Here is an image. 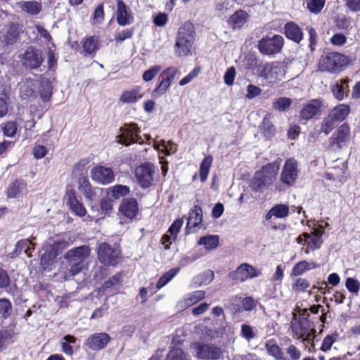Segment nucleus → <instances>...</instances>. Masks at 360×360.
Wrapping results in <instances>:
<instances>
[{
	"instance_id": "obj_9",
	"label": "nucleus",
	"mask_w": 360,
	"mask_h": 360,
	"mask_svg": "<svg viewBox=\"0 0 360 360\" xmlns=\"http://www.w3.org/2000/svg\"><path fill=\"white\" fill-rule=\"evenodd\" d=\"M299 173L297 162L293 158L288 159L281 171L280 181L288 186L295 184Z\"/></svg>"
},
{
	"instance_id": "obj_50",
	"label": "nucleus",
	"mask_w": 360,
	"mask_h": 360,
	"mask_svg": "<svg viewBox=\"0 0 360 360\" xmlns=\"http://www.w3.org/2000/svg\"><path fill=\"white\" fill-rule=\"evenodd\" d=\"M18 37V32L17 28L14 26L11 27L4 36V41L6 44L8 45L13 44L15 41H16Z\"/></svg>"
},
{
	"instance_id": "obj_22",
	"label": "nucleus",
	"mask_w": 360,
	"mask_h": 360,
	"mask_svg": "<svg viewBox=\"0 0 360 360\" xmlns=\"http://www.w3.org/2000/svg\"><path fill=\"white\" fill-rule=\"evenodd\" d=\"M348 83V79H343L337 82L335 84L332 86L331 90L335 98L340 101L343 99L344 96L348 95L349 91Z\"/></svg>"
},
{
	"instance_id": "obj_36",
	"label": "nucleus",
	"mask_w": 360,
	"mask_h": 360,
	"mask_svg": "<svg viewBox=\"0 0 360 360\" xmlns=\"http://www.w3.org/2000/svg\"><path fill=\"white\" fill-rule=\"evenodd\" d=\"M198 244L204 245L207 250L215 249L219 244V237L217 236H207L201 237Z\"/></svg>"
},
{
	"instance_id": "obj_39",
	"label": "nucleus",
	"mask_w": 360,
	"mask_h": 360,
	"mask_svg": "<svg viewBox=\"0 0 360 360\" xmlns=\"http://www.w3.org/2000/svg\"><path fill=\"white\" fill-rule=\"evenodd\" d=\"M179 271V268H174L165 273L158 281L156 284L157 288L160 289L165 286L176 275Z\"/></svg>"
},
{
	"instance_id": "obj_20",
	"label": "nucleus",
	"mask_w": 360,
	"mask_h": 360,
	"mask_svg": "<svg viewBox=\"0 0 360 360\" xmlns=\"http://www.w3.org/2000/svg\"><path fill=\"white\" fill-rule=\"evenodd\" d=\"M27 185L25 182L15 180L11 182L7 188L6 195L8 198H17L26 191Z\"/></svg>"
},
{
	"instance_id": "obj_52",
	"label": "nucleus",
	"mask_w": 360,
	"mask_h": 360,
	"mask_svg": "<svg viewBox=\"0 0 360 360\" xmlns=\"http://www.w3.org/2000/svg\"><path fill=\"white\" fill-rule=\"evenodd\" d=\"M129 193V188L127 186L116 185L112 188V196L116 199L127 195Z\"/></svg>"
},
{
	"instance_id": "obj_41",
	"label": "nucleus",
	"mask_w": 360,
	"mask_h": 360,
	"mask_svg": "<svg viewBox=\"0 0 360 360\" xmlns=\"http://www.w3.org/2000/svg\"><path fill=\"white\" fill-rule=\"evenodd\" d=\"M336 122L328 115L321 124L320 132L328 135L335 128Z\"/></svg>"
},
{
	"instance_id": "obj_51",
	"label": "nucleus",
	"mask_w": 360,
	"mask_h": 360,
	"mask_svg": "<svg viewBox=\"0 0 360 360\" xmlns=\"http://www.w3.org/2000/svg\"><path fill=\"white\" fill-rule=\"evenodd\" d=\"M292 330L298 339L302 338L303 340H308L310 339L311 333L302 326V323L299 325V328L297 326H293Z\"/></svg>"
},
{
	"instance_id": "obj_59",
	"label": "nucleus",
	"mask_w": 360,
	"mask_h": 360,
	"mask_svg": "<svg viewBox=\"0 0 360 360\" xmlns=\"http://www.w3.org/2000/svg\"><path fill=\"white\" fill-rule=\"evenodd\" d=\"M160 146L162 147V149H161V150L164 151V153L167 155H169L171 153L172 150L174 151L176 150V146L173 143H172V142H166L165 141H163V140L161 141V144L160 145H157L156 146L155 144V148L156 149H160Z\"/></svg>"
},
{
	"instance_id": "obj_34",
	"label": "nucleus",
	"mask_w": 360,
	"mask_h": 360,
	"mask_svg": "<svg viewBox=\"0 0 360 360\" xmlns=\"http://www.w3.org/2000/svg\"><path fill=\"white\" fill-rule=\"evenodd\" d=\"M98 42L99 40L97 37H89L83 42V50L88 54L94 53L98 49Z\"/></svg>"
},
{
	"instance_id": "obj_44",
	"label": "nucleus",
	"mask_w": 360,
	"mask_h": 360,
	"mask_svg": "<svg viewBox=\"0 0 360 360\" xmlns=\"http://www.w3.org/2000/svg\"><path fill=\"white\" fill-rule=\"evenodd\" d=\"M63 340L65 342L61 343L63 352L68 355H72L73 354V349L70 344L75 343L76 338L72 335H66L63 337Z\"/></svg>"
},
{
	"instance_id": "obj_24",
	"label": "nucleus",
	"mask_w": 360,
	"mask_h": 360,
	"mask_svg": "<svg viewBox=\"0 0 360 360\" xmlns=\"http://www.w3.org/2000/svg\"><path fill=\"white\" fill-rule=\"evenodd\" d=\"M121 130L122 131V129ZM123 132L126 133L127 137L125 138L124 134L118 136L117 137L119 139L118 142L125 146H129V143L127 141V139L130 136L131 141H134L133 136H137L138 133L139 132V129L137 127L136 124L131 123L130 124L124 126V128L123 129Z\"/></svg>"
},
{
	"instance_id": "obj_27",
	"label": "nucleus",
	"mask_w": 360,
	"mask_h": 360,
	"mask_svg": "<svg viewBox=\"0 0 360 360\" xmlns=\"http://www.w3.org/2000/svg\"><path fill=\"white\" fill-rule=\"evenodd\" d=\"M18 6L23 12L30 15H37L41 11V4L36 1H22Z\"/></svg>"
},
{
	"instance_id": "obj_60",
	"label": "nucleus",
	"mask_w": 360,
	"mask_h": 360,
	"mask_svg": "<svg viewBox=\"0 0 360 360\" xmlns=\"http://www.w3.org/2000/svg\"><path fill=\"white\" fill-rule=\"evenodd\" d=\"M268 352L276 359H283V352L281 348L276 345H267Z\"/></svg>"
},
{
	"instance_id": "obj_55",
	"label": "nucleus",
	"mask_w": 360,
	"mask_h": 360,
	"mask_svg": "<svg viewBox=\"0 0 360 360\" xmlns=\"http://www.w3.org/2000/svg\"><path fill=\"white\" fill-rule=\"evenodd\" d=\"M262 91V90L260 87L254 84H249L247 86V94L245 95V98L249 100L253 99L260 95Z\"/></svg>"
},
{
	"instance_id": "obj_37",
	"label": "nucleus",
	"mask_w": 360,
	"mask_h": 360,
	"mask_svg": "<svg viewBox=\"0 0 360 360\" xmlns=\"http://www.w3.org/2000/svg\"><path fill=\"white\" fill-rule=\"evenodd\" d=\"M212 163V157L211 155H209L202 160L200 167V178L202 182L206 181Z\"/></svg>"
},
{
	"instance_id": "obj_56",
	"label": "nucleus",
	"mask_w": 360,
	"mask_h": 360,
	"mask_svg": "<svg viewBox=\"0 0 360 360\" xmlns=\"http://www.w3.org/2000/svg\"><path fill=\"white\" fill-rule=\"evenodd\" d=\"M262 129L263 133L266 136H270L274 134L275 129L273 124L270 121L269 117H264L262 122Z\"/></svg>"
},
{
	"instance_id": "obj_18",
	"label": "nucleus",
	"mask_w": 360,
	"mask_h": 360,
	"mask_svg": "<svg viewBox=\"0 0 360 360\" xmlns=\"http://www.w3.org/2000/svg\"><path fill=\"white\" fill-rule=\"evenodd\" d=\"M116 19L120 25L124 26L129 25L132 21V16L128 13L127 7L122 0L117 2Z\"/></svg>"
},
{
	"instance_id": "obj_64",
	"label": "nucleus",
	"mask_w": 360,
	"mask_h": 360,
	"mask_svg": "<svg viewBox=\"0 0 360 360\" xmlns=\"http://www.w3.org/2000/svg\"><path fill=\"white\" fill-rule=\"evenodd\" d=\"M236 76V70L233 67L229 68L224 75V82L230 86L232 85Z\"/></svg>"
},
{
	"instance_id": "obj_16",
	"label": "nucleus",
	"mask_w": 360,
	"mask_h": 360,
	"mask_svg": "<svg viewBox=\"0 0 360 360\" xmlns=\"http://www.w3.org/2000/svg\"><path fill=\"white\" fill-rule=\"evenodd\" d=\"M110 340V337L108 333H94L86 339L85 345L92 350H101L108 345Z\"/></svg>"
},
{
	"instance_id": "obj_31",
	"label": "nucleus",
	"mask_w": 360,
	"mask_h": 360,
	"mask_svg": "<svg viewBox=\"0 0 360 360\" xmlns=\"http://www.w3.org/2000/svg\"><path fill=\"white\" fill-rule=\"evenodd\" d=\"M39 92L41 100L46 102L50 100L52 96L51 83L48 79H41L40 82Z\"/></svg>"
},
{
	"instance_id": "obj_19",
	"label": "nucleus",
	"mask_w": 360,
	"mask_h": 360,
	"mask_svg": "<svg viewBox=\"0 0 360 360\" xmlns=\"http://www.w3.org/2000/svg\"><path fill=\"white\" fill-rule=\"evenodd\" d=\"M120 211L127 218L133 219L138 212L136 200L134 198L124 199L120 205Z\"/></svg>"
},
{
	"instance_id": "obj_6",
	"label": "nucleus",
	"mask_w": 360,
	"mask_h": 360,
	"mask_svg": "<svg viewBox=\"0 0 360 360\" xmlns=\"http://www.w3.org/2000/svg\"><path fill=\"white\" fill-rule=\"evenodd\" d=\"M98 258L105 265L115 266L121 262V250L119 248L102 243L98 247Z\"/></svg>"
},
{
	"instance_id": "obj_58",
	"label": "nucleus",
	"mask_w": 360,
	"mask_h": 360,
	"mask_svg": "<svg viewBox=\"0 0 360 360\" xmlns=\"http://www.w3.org/2000/svg\"><path fill=\"white\" fill-rule=\"evenodd\" d=\"M183 223L184 221L182 219H177L173 222L172 226L169 227L168 232L172 236L173 240H174L176 238L177 233L179 232L183 225Z\"/></svg>"
},
{
	"instance_id": "obj_17",
	"label": "nucleus",
	"mask_w": 360,
	"mask_h": 360,
	"mask_svg": "<svg viewBox=\"0 0 360 360\" xmlns=\"http://www.w3.org/2000/svg\"><path fill=\"white\" fill-rule=\"evenodd\" d=\"M37 81L31 79H26L20 84V96L22 100L30 98H36L35 89Z\"/></svg>"
},
{
	"instance_id": "obj_42",
	"label": "nucleus",
	"mask_w": 360,
	"mask_h": 360,
	"mask_svg": "<svg viewBox=\"0 0 360 360\" xmlns=\"http://www.w3.org/2000/svg\"><path fill=\"white\" fill-rule=\"evenodd\" d=\"M12 313V304L11 302L6 299H0V314L3 319L8 318Z\"/></svg>"
},
{
	"instance_id": "obj_47",
	"label": "nucleus",
	"mask_w": 360,
	"mask_h": 360,
	"mask_svg": "<svg viewBox=\"0 0 360 360\" xmlns=\"http://www.w3.org/2000/svg\"><path fill=\"white\" fill-rule=\"evenodd\" d=\"M326 0H309L307 3V8L310 12L319 13L325 5Z\"/></svg>"
},
{
	"instance_id": "obj_38",
	"label": "nucleus",
	"mask_w": 360,
	"mask_h": 360,
	"mask_svg": "<svg viewBox=\"0 0 360 360\" xmlns=\"http://www.w3.org/2000/svg\"><path fill=\"white\" fill-rule=\"evenodd\" d=\"M30 245H34V244L32 243V241H30V240H21L18 241L15 245V252L17 255H20L22 252V250H24L25 253L27 255V257H31V248L30 247Z\"/></svg>"
},
{
	"instance_id": "obj_1",
	"label": "nucleus",
	"mask_w": 360,
	"mask_h": 360,
	"mask_svg": "<svg viewBox=\"0 0 360 360\" xmlns=\"http://www.w3.org/2000/svg\"><path fill=\"white\" fill-rule=\"evenodd\" d=\"M90 252V248L87 245H81L68 250L64 255L68 268H63L59 271L60 277L66 281L78 274L84 268V262L89 257Z\"/></svg>"
},
{
	"instance_id": "obj_62",
	"label": "nucleus",
	"mask_w": 360,
	"mask_h": 360,
	"mask_svg": "<svg viewBox=\"0 0 360 360\" xmlns=\"http://www.w3.org/2000/svg\"><path fill=\"white\" fill-rule=\"evenodd\" d=\"M121 277L122 275L120 274H117L112 276L103 283L102 286L103 289H108L116 284H118L120 282Z\"/></svg>"
},
{
	"instance_id": "obj_48",
	"label": "nucleus",
	"mask_w": 360,
	"mask_h": 360,
	"mask_svg": "<svg viewBox=\"0 0 360 360\" xmlns=\"http://www.w3.org/2000/svg\"><path fill=\"white\" fill-rule=\"evenodd\" d=\"M162 70L160 65H153L146 70L143 74V79L145 82L151 81Z\"/></svg>"
},
{
	"instance_id": "obj_28",
	"label": "nucleus",
	"mask_w": 360,
	"mask_h": 360,
	"mask_svg": "<svg viewBox=\"0 0 360 360\" xmlns=\"http://www.w3.org/2000/svg\"><path fill=\"white\" fill-rule=\"evenodd\" d=\"M57 255L58 252H56L54 246L48 247L45 252L41 255V265L44 269H46L53 263Z\"/></svg>"
},
{
	"instance_id": "obj_7",
	"label": "nucleus",
	"mask_w": 360,
	"mask_h": 360,
	"mask_svg": "<svg viewBox=\"0 0 360 360\" xmlns=\"http://www.w3.org/2000/svg\"><path fill=\"white\" fill-rule=\"evenodd\" d=\"M283 46V38L281 35L275 34L271 37L262 38L257 44L258 49L262 54L274 55L279 53Z\"/></svg>"
},
{
	"instance_id": "obj_32",
	"label": "nucleus",
	"mask_w": 360,
	"mask_h": 360,
	"mask_svg": "<svg viewBox=\"0 0 360 360\" xmlns=\"http://www.w3.org/2000/svg\"><path fill=\"white\" fill-rule=\"evenodd\" d=\"M202 221V210L200 207L195 206L189 213L187 226L189 228L196 227Z\"/></svg>"
},
{
	"instance_id": "obj_12",
	"label": "nucleus",
	"mask_w": 360,
	"mask_h": 360,
	"mask_svg": "<svg viewBox=\"0 0 360 360\" xmlns=\"http://www.w3.org/2000/svg\"><path fill=\"white\" fill-rule=\"evenodd\" d=\"M178 72V69L174 67H169L165 70L160 75L162 81L158 84L156 88L152 91V97L158 98L163 95L169 88L171 82L174 79Z\"/></svg>"
},
{
	"instance_id": "obj_8",
	"label": "nucleus",
	"mask_w": 360,
	"mask_h": 360,
	"mask_svg": "<svg viewBox=\"0 0 360 360\" xmlns=\"http://www.w3.org/2000/svg\"><path fill=\"white\" fill-rule=\"evenodd\" d=\"M155 167L149 162L138 166L135 169V178L142 188H148L154 181Z\"/></svg>"
},
{
	"instance_id": "obj_54",
	"label": "nucleus",
	"mask_w": 360,
	"mask_h": 360,
	"mask_svg": "<svg viewBox=\"0 0 360 360\" xmlns=\"http://www.w3.org/2000/svg\"><path fill=\"white\" fill-rule=\"evenodd\" d=\"M346 288L348 290L355 295H357L360 289L359 281L353 278H347L345 282Z\"/></svg>"
},
{
	"instance_id": "obj_3",
	"label": "nucleus",
	"mask_w": 360,
	"mask_h": 360,
	"mask_svg": "<svg viewBox=\"0 0 360 360\" xmlns=\"http://www.w3.org/2000/svg\"><path fill=\"white\" fill-rule=\"evenodd\" d=\"M194 29L191 23L186 22L179 29L175 44V53L178 56L188 55L194 42Z\"/></svg>"
},
{
	"instance_id": "obj_25",
	"label": "nucleus",
	"mask_w": 360,
	"mask_h": 360,
	"mask_svg": "<svg viewBox=\"0 0 360 360\" xmlns=\"http://www.w3.org/2000/svg\"><path fill=\"white\" fill-rule=\"evenodd\" d=\"M248 18V13L243 10H239L231 16L229 23L233 29L240 28L247 22Z\"/></svg>"
},
{
	"instance_id": "obj_57",
	"label": "nucleus",
	"mask_w": 360,
	"mask_h": 360,
	"mask_svg": "<svg viewBox=\"0 0 360 360\" xmlns=\"http://www.w3.org/2000/svg\"><path fill=\"white\" fill-rule=\"evenodd\" d=\"M309 287V281L303 278H299L292 285L294 291L301 292L306 290Z\"/></svg>"
},
{
	"instance_id": "obj_45",
	"label": "nucleus",
	"mask_w": 360,
	"mask_h": 360,
	"mask_svg": "<svg viewBox=\"0 0 360 360\" xmlns=\"http://www.w3.org/2000/svg\"><path fill=\"white\" fill-rule=\"evenodd\" d=\"M167 360H189V359L181 349L174 348L168 353Z\"/></svg>"
},
{
	"instance_id": "obj_26",
	"label": "nucleus",
	"mask_w": 360,
	"mask_h": 360,
	"mask_svg": "<svg viewBox=\"0 0 360 360\" xmlns=\"http://www.w3.org/2000/svg\"><path fill=\"white\" fill-rule=\"evenodd\" d=\"M349 105L340 104L335 107L329 113V115L336 122L343 121L349 112Z\"/></svg>"
},
{
	"instance_id": "obj_40",
	"label": "nucleus",
	"mask_w": 360,
	"mask_h": 360,
	"mask_svg": "<svg viewBox=\"0 0 360 360\" xmlns=\"http://www.w3.org/2000/svg\"><path fill=\"white\" fill-rule=\"evenodd\" d=\"M292 103V99L286 97H281L273 103V108L278 111H284L290 108Z\"/></svg>"
},
{
	"instance_id": "obj_2",
	"label": "nucleus",
	"mask_w": 360,
	"mask_h": 360,
	"mask_svg": "<svg viewBox=\"0 0 360 360\" xmlns=\"http://www.w3.org/2000/svg\"><path fill=\"white\" fill-rule=\"evenodd\" d=\"M278 170L279 165L276 162L263 166L255 172L250 183L251 188L255 192H262L276 181Z\"/></svg>"
},
{
	"instance_id": "obj_61",
	"label": "nucleus",
	"mask_w": 360,
	"mask_h": 360,
	"mask_svg": "<svg viewBox=\"0 0 360 360\" xmlns=\"http://www.w3.org/2000/svg\"><path fill=\"white\" fill-rule=\"evenodd\" d=\"M65 200H66L67 205L75 202L77 199L75 196V191L72 186L68 185L66 188V193L64 197Z\"/></svg>"
},
{
	"instance_id": "obj_49",
	"label": "nucleus",
	"mask_w": 360,
	"mask_h": 360,
	"mask_svg": "<svg viewBox=\"0 0 360 360\" xmlns=\"http://www.w3.org/2000/svg\"><path fill=\"white\" fill-rule=\"evenodd\" d=\"M72 212L75 215L80 217H84L86 214V211L84 205L77 200L68 205Z\"/></svg>"
},
{
	"instance_id": "obj_30",
	"label": "nucleus",
	"mask_w": 360,
	"mask_h": 360,
	"mask_svg": "<svg viewBox=\"0 0 360 360\" xmlns=\"http://www.w3.org/2000/svg\"><path fill=\"white\" fill-rule=\"evenodd\" d=\"M302 236L304 238V241L307 245V248L305 250L306 254H308L310 250L314 251L316 249H319L323 243V240L321 238L311 236L309 233H302Z\"/></svg>"
},
{
	"instance_id": "obj_4",
	"label": "nucleus",
	"mask_w": 360,
	"mask_h": 360,
	"mask_svg": "<svg viewBox=\"0 0 360 360\" xmlns=\"http://www.w3.org/2000/svg\"><path fill=\"white\" fill-rule=\"evenodd\" d=\"M259 76L269 83L274 84L284 79L287 72V63L284 61L266 63L259 67Z\"/></svg>"
},
{
	"instance_id": "obj_11",
	"label": "nucleus",
	"mask_w": 360,
	"mask_h": 360,
	"mask_svg": "<svg viewBox=\"0 0 360 360\" xmlns=\"http://www.w3.org/2000/svg\"><path fill=\"white\" fill-rule=\"evenodd\" d=\"M260 275V270L256 269L254 266L248 263H243L238 266L235 271L230 272L229 277L233 281L243 282Z\"/></svg>"
},
{
	"instance_id": "obj_46",
	"label": "nucleus",
	"mask_w": 360,
	"mask_h": 360,
	"mask_svg": "<svg viewBox=\"0 0 360 360\" xmlns=\"http://www.w3.org/2000/svg\"><path fill=\"white\" fill-rule=\"evenodd\" d=\"M289 212V208L288 205L279 204L276 205L271 208V213L274 214V217L277 218L286 217Z\"/></svg>"
},
{
	"instance_id": "obj_14",
	"label": "nucleus",
	"mask_w": 360,
	"mask_h": 360,
	"mask_svg": "<svg viewBox=\"0 0 360 360\" xmlns=\"http://www.w3.org/2000/svg\"><path fill=\"white\" fill-rule=\"evenodd\" d=\"M191 347L196 351V356L198 359H217L221 354L220 348L213 345L194 343Z\"/></svg>"
},
{
	"instance_id": "obj_33",
	"label": "nucleus",
	"mask_w": 360,
	"mask_h": 360,
	"mask_svg": "<svg viewBox=\"0 0 360 360\" xmlns=\"http://www.w3.org/2000/svg\"><path fill=\"white\" fill-rule=\"evenodd\" d=\"M79 189L88 199H92L94 195L91 186L86 176H81L78 179Z\"/></svg>"
},
{
	"instance_id": "obj_15",
	"label": "nucleus",
	"mask_w": 360,
	"mask_h": 360,
	"mask_svg": "<svg viewBox=\"0 0 360 360\" xmlns=\"http://www.w3.org/2000/svg\"><path fill=\"white\" fill-rule=\"evenodd\" d=\"M22 65L30 69L39 68L43 60L41 51L33 47H29L21 56Z\"/></svg>"
},
{
	"instance_id": "obj_5",
	"label": "nucleus",
	"mask_w": 360,
	"mask_h": 360,
	"mask_svg": "<svg viewBox=\"0 0 360 360\" xmlns=\"http://www.w3.org/2000/svg\"><path fill=\"white\" fill-rule=\"evenodd\" d=\"M348 62L349 60L345 55L339 53H330L321 58L319 68L321 71L337 73L340 72Z\"/></svg>"
},
{
	"instance_id": "obj_21",
	"label": "nucleus",
	"mask_w": 360,
	"mask_h": 360,
	"mask_svg": "<svg viewBox=\"0 0 360 360\" xmlns=\"http://www.w3.org/2000/svg\"><path fill=\"white\" fill-rule=\"evenodd\" d=\"M321 107V102L319 100H312L302 108L300 117L304 120H309L319 112Z\"/></svg>"
},
{
	"instance_id": "obj_63",
	"label": "nucleus",
	"mask_w": 360,
	"mask_h": 360,
	"mask_svg": "<svg viewBox=\"0 0 360 360\" xmlns=\"http://www.w3.org/2000/svg\"><path fill=\"white\" fill-rule=\"evenodd\" d=\"M347 41L346 37L342 33H337L334 34L331 39L330 42L335 46H342Z\"/></svg>"
},
{
	"instance_id": "obj_35",
	"label": "nucleus",
	"mask_w": 360,
	"mask_h": 360,
	"mask_svg": "<svg viewBox=\"0 0 360 360\" xmlns=\"http://www.w3.org/2000/svg\"><path fill=\"white\" fill-rule=\"evenodd\" d=\"M141 97V95L139 94V90L133 89L123 91L120 101L124 103H135Z\"/></svg>"
},
{
	"instance_id": "obj_29",
	"label": "nucleus",
	"mask_w": 360,
	"mask_h": 360,
	"mask_svg": "<svg viewBox=\"0 0 360 360\" xmlns=\"http://www.w3.org/2000/svg\"><path fill=\"white\" fill-rule=\"evenodd\" d=\"M319 266V264H317L314 262H309L306 260H302L297 263L294 267L292 269V276H300L302 275L305 271L311 269H315Z\"/></svg>"
},
{
	"instance_id": "obj_13",
	"label": "nucleus",
	"mask_w": 360,
	"mask_h": 360,
	"mask_svg": "<svg viewBox=\"0 0 360 360\" xmlns=\"http://www.w3.org/2000/svg\"><path fill=\"white\" fill-rule=\"evenodd\" d=\"M90 176L94 181L103 185L111 184L115 179L112 169L101 165L94 167L91 169Z\"/></svg>"
},
{
	"instance_id": "obj_43",
	"label": "nucleus",
	"mask_w": 360,
	"mask_h": 360,
	"mask_svg": "<svg viewBox=\"0 0 360 360\" xmlns=\"http://www.w3.org/2000/svg\"><path fill=\"white\" fill-rule=\"evenodd\" d=\"M112 200L105 198L100 202L101 214H95L94 217L103 218L112 209Z\"/></svg>"
},
{
	"instance_id": "obj_10",
	"label": "nucleus",
	"mask_w": 360,
	"mask_h": 360,
	"mask_svg": "<svg viewBox=\"0 0 360 360\" xmlns=\"http://www.w3.org/2000/svg\"><path fill=\"white\" fill-rule=\"evenodd\" d=\"M350 129L347 124L344 123L338 127L336 132L329 139L328 150H340L348 141Z\"/></svg>"
},
{
	"instance_id": "obj_53",
	"label": "nucleus",
	"mask_w": 360,
	"mask_h": 360,
	"mask_svg": "<svg viewBox=\"0 0 360 360\" xmlns=\"http://www.w3.org/2000/svg\"><path fill=\"white\" fill-rule=\"evenodd\" d=\"M4 134L8 137H13L15 135L18 126L14 122H8L2 127Z\"/></svg>"
},
{
	"instance_id": "obj_23",
	"label": "nucleus",
	"mask_w": 360,
	"mask_h": 360,
	"mask_svg": "<svg viewBox=\"0 0 360 360\" xmlns=\"http://www.w3.org/2000/svg\"><path fill=\"white\" fill-rule=\"evenodd\" d=\"M285 32L288 39L295 42L300 41L303 37L301 29L294 22H288L285 25Z\"/></svg>"
}]
</instances>
